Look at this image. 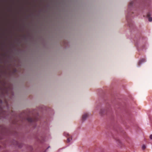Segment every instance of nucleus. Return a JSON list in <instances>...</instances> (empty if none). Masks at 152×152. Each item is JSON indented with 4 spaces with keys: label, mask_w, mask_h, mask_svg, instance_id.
Segmentation results:
<instances>
[{
    "label": "nucleus",
    "mask_w": 152,
    "mask_h": 152,
    "mask_svg": "<svg viewBox=\"0 0 152 152\" xmlns=\"http://www.w3.org/2000/svg\"><path fill=\"white\" fill-rule=\"evenodd\" d=\"M10 86H9V88L6 87V83L4 81H1L0 80V90L5 93H7L10 89Z\"/></svg>",
    "instance_id": "nucleus-1"
},
{
    "label": "nucleus",
    "mask_w": 152,
    "mask_h": 152,
    "mask_svg": "<svg viewBox=\"0 0 152 152\" xmlns=\"http://www.w3.org/2000/svg\"><path fill=\"white\" fill-rule=\"evenodd\" d=\"M88 114L87 113H86L83 115L82 116V120L83 121H84L86 120L88 116Z\"/></svg>",
    "instance_id": "nucleus-2"
},
{
    "label": "nucleus",
    "mask_w": 152,
    "mask_h": 152,
    "mask_svg": "<svg viewBox=\"0 0 152 152\" xmlns=\"http://www.w3.org/2000/svg\"><path fill=\"white\" fill-rule=\"evenodd\" d=\"M145 61V58H141L139 61L138 62V65L140 66Z\"/></svg>",
    "instance_id": "nucleus-3"
},
{
    "label": "nucleus",
    "mask_w": 152,
    "mask_h": 152,
    "mask_svg": "<svg viewBox=\"0 0 152 152\" xmlns=\"http://www.w3.org/2000/svg\"><path fill=\"white\" fill-rule=\"evenodd\" d=\"M27 120L29 122H31L36 121V120L35 119H33L30 117L28 118H27Z\"/></svg>",
    "instance_id": "nucleus-4"
},
{
    "label": "nucleus",
    "mask_w": 152,
    "mask_h": 152,
    "mask_svg": "<svg viewBox=\"0 0 152 152\" xmlns=\"http://www.w3.org/2000/svg\"><path fill=\"white\" fill-rule=\"evenodd\" d=\"M72 136H70V137H68L67 139V142H69L72 140Z\"/></svg>",
    "instance_id": "nucleus-5"
},
{
    "label": "nucleus",
    "mask_w": 152,
    "mask_h": 152,
    "mask_svg": "<svg viewBox=\"0 0 152 152\" xmlns=\"http://www.w3.org/2000/svg\"><path fill=\"white\" fill-rule=\"evenodd\" d=\"M104 112V109H101L100 110L99 112V114L101 115H102Z\"/></svg>",
    "instance_id": "nucleus-6"
},
{
    "label": "nucleus",
    "mask_w": 152,
    "mask_h": 152,
    "mask_svg": "<svg viewBox=\"0 0 152 152\" xmlns=\"http://www.w3.org/2000/svg\"><path fill=\"white\" fill-rule=\"evenodd\" d=\"M146 148V146L145 145H143L142 147V149L143 150H144Z\"/></svg>",
    "instance_id": "nucleus-7"
},
{
    "label": "nucleus",
    "mask_w": 152,
    "mask_h": 152,
    "mask_svg": "<svg viewBox=\"0 0 152 152\" xmlns=\"http://www.w3.org/2000/svg\"><path fill=\"white\" fill-rule=\"evenodd\" d=\"M148 20L150 22L152 21V17H149L148 18Z\"/></svg>",
    "instance_id": "nucleus-8"
},
{
    "label": "nucleus",
    "mask_w": 152,
    "mask_h": 152,
    "mask_svg": "<svg viewBox=\"0 0 152 152\" xmlns=\"http://www.w3.org/2000/svg\"><path fill=\"white\" fill-rule=\"evenodd\" d=\"M64 134L65 136H66V137L69 136V134L68 133H64Z\"/></svg>",
    "instance_id": "nucleus-9"
},
{
    "label": "nucleus",
    "mask_w": 152,
    "mask_h": 152,
    "mask_svg": "<svg viewBox=\"0 0 152 152\" xmlns=\"http://www.w3.org/2000/svg\"><path fill=\"white\" fill-rule=\"evenodd\" d=\"M151 16V14L150 13H148L147 16L148 17H149Z\"/></svg>",
    "instance_id": "nucleus-10"
},
{
    "label": "nucleus",
    "mask_w": 152,
    "mask_h": 152,
    "mask_svg": "<svg viewBox=\"0 0 152 152\" xmlns=\"http://www.w3.org/2000/svg\"><path fill=\"white\" fill-rule=\"evenodd\" d=\"M133 3L132 2H131L130 3L129 6V7H130V6H132V5H133Z\"/></svg>",
    "instance_id": "nucleus-11"
},
{
    "label": "nucleus",
    "mask_w": 152,
    "mask_h": 152,
    "mask_svg": "<svg viewBox=\"0 0 152 152\" xmlns=\"http://www.w3.org/2000/svg\"><path fill=\"white\" fill-rule=\"evenodd\" d=\"M150 138L151 139V140H152V134H151L150 135Z\"/></svg>",
    "instance_id": "nucleus-12"
},
{
    "label": "nucleus",
    "mask_w": 152,
    "mask_h": 152,
    "mask_svg": "<svg viewBox=\"0 0 152 152\" xmlns=\"http://www.w3.org/2000/svg\"><path fill=\"white\" fill-rule=\"evenodd\" d=\"M2 103V100L0 99V103Z\"/></svg>",
    "instance_id": "nucleus-13"
},
{
    "label": "nucleus",
    "mask_w": 152,
    "mask_h": 152,
    "mask_svg": "<svg viewBox=\"0 0 152 152\" xmlns=\"http://www.w3.org/2000/svg\"><path fill=\"white\" fill-rule=\"evenodd\" d=\"M0 110H2V108L1 107H0Z\"/></svg>",
    "instance_id": "nucleus-14"
},
{
    "label": "nucleus",
    "mask_w": 152,
    "mask_h": 152,
    "mask_svg": "<svg viewBox=\"0 0 152 152\" xmlns=\"http://www.w3.org/2000/svg\"><path fill=\"white\" fill-rule=\"evenodd\" d=\"M1 113L2 114H4V113H3L2 112H1Z\"/></svg>",
    "instance_id": "nucleus-15"
}]
</instances>
